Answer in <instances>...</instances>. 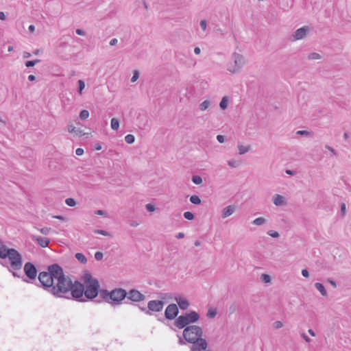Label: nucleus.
Listing matches in <instances>:
<instances>
[{"instance_id": "15", "label": "nucleus", "mask_w": 351, "mask_h": 351, "mask_svg": "<svg viewBox=\"0 0 351 351\" xmlns=\"http://www.w3.org/2000/svg\"><path fill=\"white\" fill-rule=\"evenodd\" d=\"M184 316L186 317L187 322L189 323V324L191 323H195L197 322L199 319V315L193 311H190L189 313L184 315Z\"/></svg>"}, {"instance_id": "16", "label": "nucleus", "mask_w": 351, "mask_h": 351, "mask_svg": "<svg viewBox=\"0 0 351 351\" xmlns=\"http://www.w3.org/2000/svg\"><path fill=\"white\" fill-rule=\"evenodd\" d=\"M175 300L182 310H186L189 306V302L186 298L179 296L176 297Z\"/></svg>"}, {"instance_id": "18", "label": "nucleus", "mask_w": 351, "mask_h": 351, "mask_svg": "<svg viewBox=\"0 0 351 351\" xmlns=\"http://www.w3.org/2000/svg\"><path fill=\"white\" fill-rule=\"evenodd\" d=\"M68 131L70 133L75 134V135L77 136H82L85 134V133L83 132V130H82L81 129L75 128V127L73 126V125H69L68 126Z\"/></svg>"}, {"instance_id": "55", "label": "nucleus", "mask_w": 351, "mask_h": 351, "mask_svg": "<svg viewBox=\"0 0 351 351\" xmlns=\"http://www.w3.org/2000/svg\"><path fill=\"white\" fill-rule=\"evenodd\" d=\"M139 223L136 221H132L130 222V226L132 227H136Z\"/></svg>"}, {"instance_id": "33", "label": "nucleus", "mask_w": 351, "mask_h": 351, "mask_svg": "<svg viewBox=\"0 0 351 351\" xmlns=\"http://www.w3.org/2000/svg\"><path fill=\"white\" fill-rule=\"evenodd\" d=\"M183 216L186 219L188 220H193L195 217L194 214L189 211L184 212Z\"/></svg>"}, {"instance_id": "49", "label": "nucleus", "mask_w": 351, "mask_h": 351, "mask_svg": "<svg viewBox=\"0 0 351 351\" xmlns=\"http://www.w3.org/2000/svg\"><path fill=\"white\" fill-rule=\"evenodd\" d=\"M146 209L149 211V212H153L155 210V207L152 205V204H147L146 206Z\"/></svg>"}, {"instance_id": "46", "label": "nucleus", "mask_w": 351, "mask_h": 351, "mask_svg": "<svg viewBox=\"0 0 351 351\" xmlns=\"http://www.w3.org/2000/svg\"><path fill=\"white\" fill-rule=\"evenodd\" d=\"M95 214L98 215H101L104 217H107V213L103 210H97L95 211Z\"/></svg>"}, {"instance_id": "5", "label": "nucleus", "mask_w": 351, "mask_h": 351, "mask_svg": "<svg viewBox=\"0 0 351 351\" xmlns=\"http://www.w3.org/2000/svg\"><path fill=\"white\" fill-rule=\"evenodd\" d=\"M127 296L128 292L122 288H116L112 291L107 289L100 291V298L112 306L121 304Z\"/></svg>"}, {"instance_id": "61", "label": "nucleus", "mask_w": 351, "mask_h": 351, "mask_svg": "<svg viewBox=\"0 0 351 351\" xmlns=\"http://www.w3.org/2000/svg\"><path fill=\"white\" fill-rule=\"evenodd\" d=\"M285 172H286V173H287V174L290 175V176H293V175H295V171H291V170H289V169H287V170H286V171H285Z\"/></svg>"}, {"instance_id": "50", "label": "nucleus", "mask_w": 351, "mask_h": 351, "mask_svg": "<svg viewBox=\"0 0 351 351\" xmlns=\"http://www.w3.org/2000/svg\"><path fill=\"white\" fill-rule=\"evenodd\" d=\"M327 281L334 287V288H336L337 286V284L335 280L331 279V278H328L327 280Z\"/></svg>"}, {"instance_id": "39", "label": "nucleus", "mask_w": 351, "mask_h": 351, "mask_svg": "<svg viewBox=\"0 0 351 351\" xmlns=\"http://www.w3.org/2000/svg\"><path fill=\"white\" fill-rule=\"evenodd\" d=\"M138 77H139V73L137 70H135L134 71L133 76L131 78V82H136Z\"/></svg>"}, {"instance_id": "20", "label": "nucleus", "mask_w": 351, "mask_h": 351, "mask_svg": "<svg viewBox=\"0 0 351 351\" xmlns=\"http://www.w3.org/2000/svg\"><path fill=\"white\" fill-rule=\"evenodd\" d=\"M237 147L239 149V154L240 155L245 154V153L248 152L251 149L250 145L245 146L240 144L238 145Z\"/></svg>"}, {"instance_id": "24", "label": "nucleus", "mask_w": 351, "mask_h": 351, "mask_svg": "<svg viewBox=\"0 0 351 351\" xmlns=\"http://www.w3.org/2000/svg\"><path fill=\"white\" fill-rule=\"evenodd\" d=\"M265 222H266V219L262 217H258V218H256L255 219H254L252 221V224H254L255 226H261V225L264 224Z\"/></svg>"}, {"instance_id": "59", "label": "nucleus", "mask_w": 351, "mask_h": 351, "mask_svg": "<svg viewBox=\"0 0 351 351\" xmlns=\"http://www.w3.org/2000/svg\"><path fill=\"white\" fill-rule=\"evenodd\" d=\"M346 209V204L344 203H342L341 205V213H345Z\"/></svg>"}, {"instance_id": "57", "label": "nucleus", "mask_w": 351, "mask_h": 351, "mask_svg": "<svg viewBox=\"0 0 351 351\" xmlns=\"http://www.w3.org/2000/svg\"><path fill=\"white\" fill-rule=\"evenodd\" d=\"M176 237L178 239H182L184 237V234L183 232H179L176 235Z\"/></svg>"}, {"instance_id": "1", "label": "nucleus", "mask_w": 351, "mask_h": 351, "mask_svg": "<svg viewBox=\"0 0 351 351\" xmlns=\"http://www.w3.org/2000/svg\"><path fill=\"white\" fill-rule=\"evenodd\" d=\"M42 287L56 298L73 299L78 302H85L82 298V282L73 281L65 276L62 268L58 264L47 267V271H42L38 275Z\"/></svg>"}, {"instance_id": "19", "label": "nucleus", "mask_w": 351, "mask_h": 351, "mask_svg": "<svg viewBox=\"0 0 351 351\" xmlns=\"http://www.w3.org/2000/svg\"><path fill=\"white\" fill-rule=\"evenodd\" d=\"M314 286L320 292V293L323 296L327 295V291H326L324 286L323 285V284H322L320 282H315Z\"/></svg>"}, {"instance_id": "63", "label": "nucleus", "mask_w": 351, "mask_h": 351, "mask_svg": "<svg viewBox=\"0 0 351 351\" xmlns=\"http://www.w3.org/2000/svg\"><path fill=\"white\" fill-rule=\"evenodd\" d=\"M28 80L31 82L34 81L36 80V77L34 75H29L28 76Z\"/></svg>"}, {"instance_id": "25", "label": "nucleus", "mask_w": 351, "mask_h": 351, "mask_svg": "<svg viewBox=\"0 0 351 351\" xmlns=\"http://www.w3.org/2000/svg\"><path fill=\"white\" fill-rule=\"evenodd\" d=\"M190 202L193 204H196V205H198V204H200L202 201L199 198V196L196 195H193L192 196H191L190 197Z\"/></svg>"}, {"instance_id": "40", "label": "nucleus", "mask_w": 351, "mask_h": 351, "mask_svg": "<svg viewBox=\"0 0 351 351\" xmlns=\"http://www.w3.org/2000/svg\"><path fill=\"white\" fill-rule=\"evenodd\" d=\"M267 234H269L270 237L273 238H278L280 236L278 232L274 230H269L267 232Z\"/></svg>"}, {"instance_id": "43", "label": "nucleus", "mask_w": 351, "mask_h": 351, "mask_svg": "<svg viewBox=\"0 0 351 351\" xmlns=\"http://www.w3.org/2000/svg\"><path fill=\"white\" fill-rule=\"evenodd\" d=\"M104 257V254L102 252H97L95 254V258L97 260V261H101L102 260Z\"/></svg>"}, {"instance_id": "2", "label": "nucleus", "mask_w": 351, "mask_h": 351, "mask_svg": "<svg viewBox=\"0 0 351 351\" xmlns=\"http://www.w3.org/2000/svg\"><path fill=\"white\" fill-rule=\"evenodd\" d=\"M183 337L178 335L180 345H184L186 343H191V351H202L208 348V343L202 338L203 330L201 327L196 325L186 326L183 330Z\"/></svg>"}, {"instance_id": "48", "label": "nucleus", "mask_w": 351, "mask_h": 351, "mask_svg": "<svg viewBox=\"0 0 351 351\" xmlns=\"http://www.w3.org/2000/svg\"><path fill=\"white\" fill-rule=\"evenodd\" d=\"M217 140L219 143H223L225 141V136L223 135H217Z\"/></svg>"}, {"instance_id": "60", "label": "nucleus", "mask_w": 351, "mask_h": 351, "mask_svg": "<svg viewBox=\"0 0 351 351\" xmlns=\"http://www.w3.org/2000/svg\"><path fill=\"white\" fill-rule=\"evenodd\" d=\"M200 52H201V49H200V48H199V47H195V48L194 49V53H195L196 55L199 54V53H200Z\"/></svg>"}, {"instance_id": "38", "label": "nucleus", "mask_w": 351, "mask_h": 351, "mask_svg": "<svg viewBox=\"0 0 351 351\" xmlns=\"http://www.w3.org/2000/svg\"><path fill=\"white\" fill-rule=\"evenodd\" d=\"M51 230V229L50 228L44 227V228H40L39 230H40V233H42L43 234L47 235L49 234Z\"/></svg>"}, {"instance_id": "53", "label": "nucleus", "mask_w": 351, "mask_h": 351, "mask_svg": "<svg viewBox=\"0 0 351 351\" xmlns=\"http://www.w3.org/2000/svg\"><path fill=\"white\" fill-rule=\"evenodd\" d=\"M302 337L305 340L306 342L309 343L311 339L304 333L302 334Z\"/></svg>"}, {"instance_id": "14", "label": "nucleus", "mask_w": 351, "mask_h": 351, "mask_svg": "<svg viewBox=\"0 0 351 351\" xmlns=\"http://www.w3.org/2000/svg\"><path fill=\"white\" fill-rule=\"evenodd\" d=\"M272 201L276 206H283L287 204L286 198L279 194H275L272 197Z\"/></svg>"}, {"instance_id": "62", "label": "nucleus", "mask_w": 351, "mask_h": 351, "mask_svg": "<svg viewBox=\"0 0 351 351\" xmlns=\"http://www.w3.org/2000/svg\"><path fill=\"white\" fill-rule=\"evenodd\" d=\"M24 58H28L31 56V54L29 52H24L23 55Z\"/></svg>"}, {"instance_id": "36", "label": "nucleus", "mask_w": 351, "mask_h": 351, "mask_svg": "<svg viewBox=\"0 0 351 351\" xmlns=\"http://www.w3.org/2000/svg\"><path fill=\"white\" fill-rule=\"evenodd\" d=\"M261 279L265 283L269 282L271 281L270 276L265 274L261 275Z\"/></svg>"}, {"instance_id": "4", "label": "nucleus", "mask_w": 351, "mask_h": 351, "mask_svg": "<svg viewBox=\"0 0 351 351\" xmlns=\"http://www.w3.org/2000/svg\"><path fill=\"white\" fill-rule=\"evenodd\" d=\"M83 284L82 283V287L83 289L82 292V298L86 301V299L93 300L95 299L98 294L100 295L99 289L100 285L99 281L93 278L91 274L88 273H86L82 276Z\"/></svg>"}, {"instance_id": "29", "label": "nucleus", "mask_w": 351, "mask_h": 351, "mask_svg": "<svg viewBox=\"0 0 351 351\" xmlns=\"http://www.w3.org/2000/svg\"><path fill=\"white\" fill-rule=\"evenodd\" d=\"M217 315V310L215 308H209L207 312V317L209 318H214Z\"/></svg>"}, {"instance_id": "44", "label": "nucleus", "mask_w": 351, "mask_h": 351, "mask_svg": "<svg viewBox=\"0 0 351 351\" xmlns=\"http://www.w3.org/2000/svg\"><path fill=\"white\" fill-rule=\"evenodd\" d=\"M200 27L203 31H205L207 27V22L206 20H202L199 23Z\"/></svg>"}, {"instance_id": "8", "label": "nucleus", "mask_w": 351, "mask_h": 351, "mask_svg": "<svg viewBox=\"0 0 351 351\" xmlns=\"http://www.w3.org/2000/svg\"><path fill=\"white\" fill-rule=\"evenodd\" d=\"M126 298L132 302H141L145 299V295L141 293L139 291L133 289L128 292V296Z\"/></svg>"}, {"instance_id": "28", "label": "nucleus", "mask_w": 351, "mask_h": 351, "mask_svg": "<svg viewBox=\"0 0 351 351\" xmlns=\"http://www.w3.org/2000/svg\"><path fill=\"white\" fill-rule=\"evenodd\" d=\"M125 141L128 144H132L135 141V137L132 134H128L125 136Z\"/></svg>"}, {"instance_id": "23", "label": "nucleus", "mask_w": 351, "mask_h": 351, "mask_svg": "<svg viewBox=\"0 0 351 351\" xmlns=\"http://www.w3.org/2000/svg\"><path fill=\"white\" fill-rule=\"evenodd\" d=\"M75 258L77 260L81 263L85 264L87 262V259L86 256L82 253H77L75 254Z\"/></svg>"}, {"instance_id": "51", "label": "nucleus", "mask_w": 351, "mask_h": 351, "mask_svg": "<svg viewBox=\"0 0 351 351\" xmlns=\"http://www.w3.org/2000/svg\"><path fill=\"white\" fill-rule=\"evenodd\" d=\"M302 275L304 277L308 278L309 276V272L306 269H304L302 270Z\"/></svg>"}, {"instance_id": "56", "label": "nucleus", "mask_w": 351, "mask_h": 351, "mask_svg": "<svg viewBox=\"0 0 351 351\" xmlns=\"http://www.w3.org/2000/svg\"><path fill=\"white\" fill-rule=\"evenodd\" d=\"M76 34L77 35H80V36H83L84 35V30L81 29H77L76 31H75Z\"/></svg>"}, {"instance_id": "64", "label": "nucleus", "mask_w": 351, "mask_h": 351, "mask_svg": "<svg viewBox=\"0 0 351 351\" xmlns=\"http://www.w3.org/2000/svg\"><path fill=\"white\" fill-rule=\"evenodd\" d=\"M28 29H29V31L30 32H33L34 31V29H35V26H34V25H30L29 26Z\"/></svg>"}, {"instance_id": "47", "label": "nucleus", "mask_w": 351, "mask_h": 351, "mask_svg": "<svg viewBox=\"0 0 351 351\" xmlns=\"http://www.w3.org/2000/svg\"><path fill=\"white\" fill-rule=\"evenodd\" d=\"M309 134H310V132L306 130H298L296 132V134L300 135V136L308 135Z\"/></svg>"}, {"instance_id": "32", "label": "nucleus", "mask_w": 351, "mask_h": 351, "mask_svg": "<svg viewBox=\"0 0 351 351\" xmlns=\"http://www.w3.org/2000/svg\"><path fill=\"white\" fill-rule=\"evenodd\" d=\"M192 182L195 184H200L202 182V178L199 176H193Z\"/></svg>"}, {"instance_id": "3", "label": "nucleus", "mask_w": 351, "mask_h": 351, "mask_svg": "<svg viewBox=\"0 0 351 351\" xmlns=\"http://www.w3.org/2000/svg\"><path fill=\"white\" fill-rule=\"evenodd\" d=\"M0 258L9 259L10 266L3 262H0V264L7 267L9 271H11V269L20 270L22 267L23 258L21 254L16 250L9 248L1 241H0Z\"/></svg>"}, {"instance_id": "58", "label": "nucleus", "mask_w": 351, "mask_h": 351, "mask_svg": "<svg viewBox=\"0 0 351 351\" xmlns=\"http://www.w3.org/2000/svg\"><path fill=\"white\" fill-rule=\"evenodd\" d=\"M53 218L58 219L60 220H63V221L65 220V218L62 215H54V216H53Z\"/></svg>"}, {"instance_id": "9", "label": "nucleus", "mask_w": 351, "mask_h": 351, "mask_svg": "<svg viewBox=\"0 0 351 351\" xmlns=\"http://www.w3.org/2000/svg\"><path fill=\"white\" fill-rule=\"evenodd\" d=\"M24 271L25 275L31 280L36 278L37 275V270L34 265L32 263L27 262L24 265Z\"/></svg>"}, {"instance_id": "37", "label": "nucleus", "mask_w": 351, "mask_h": 351, "mask_svg": "<svg viewBox=\"0 0 351 351\" xmlns=\"http://www.w3.org/2000/svg\"><path fill=\"white\" fill-rule=\"evenodd\" d=\"M77 83H78V86H79V93H80V94H82V90L85 87V83L82 80H79Z\"/></svg>"}, {"instance_id": "6", "label": "nucleus", "mask_w": 351, "mask_h": 351, "mask_svg": "<svg viewBox=\"0 0 351 351\" xmlns=\"http://www.w3.org/2000/svg\"><path fill=\"white\" fill-rule=\"evenodd\" d=\"M245 63L243 56L234 52L231 55L230 60L227 64V71L232 74L238 73L241 71Z\"/></svg>"}, {"instance_id": "30", "label": "nucleus", "mask_w": 351, "mask_h": 351, "mask_svg": "<svg viewBox=\"0 0 351 351\" xmlns=\"http://www.w3.org/2000/svg\"><path fill=\"white\" fill-rule=\"evenodd\" d=\"M40 62V60H39V59H36V60H29L25 62V66L27 67H32Z\"/></svg>"}, {"instance_id": "21", "label": "nucleus", "mask_w": 351, "mask_h": 351, "mask_svg": "<svg viewBox=\"0 0 351 351\" xmlns=\"http://www.w3.org/2000/svg\"><path fill=\"white\" fill-rule=\"evenodd\" d=\"M110 126L113 130H117L119 128V120L116 118H112L110 121Z\"/></svg>"}, {"instance_id": "12", "label": "nucleus", "mask_w": 351, "mask_h": 351, "mask_svg": "<svg viewBox=\"0 0 351 351\" xmlns=\"http://www.w3.org/2000/svg\"><path fill=\"white\" fill-rule=\"evenodd\" d=\"M31 239L42 247H47L50 243V239L40 236L31 235Z\"/></svg>"}, {"instance_id": "13", "label": "nucleus", "mask_w": 351, "mask_h": 351, "mask_svg": "<svg viewBox=\"0 0 351 351\" xmlns=\"http://www.w3.org/2000/svg\"><path fill=\"white\" fill-rule=\"evenodd\" d=\"M174 326L179 329L185 328L186 326H189V323L187 322V319L184 315L178 316L174 323Z\"/></svg>"}, {"instance_id": "31", "label": "nucleus", "mask_w": 351, "mask_h": 351, "mask_svg": "<svg viewBox=\"0 0 351 351\" xmlns=\"http://www.w3.org/2000/svg\"><path fill=\"white\" fill-rule=\"evenodd\" d=\"M89 117V112L86 110H83L80 113V118L82 120H85Z\"/></svg>"}, {"instance_id": "17", "label": "nucleus", "mask_w": 351, "mask_h": 351, "mask_svg": "<svg viewBox=\"0 0 351 351\" xmlns=\"http://www.w3.org/2000/svg\"><path fill=\"white\" fill-rule=\"evenodd\" d=\"M234 210H235L234 206L230 205V206H226L222 210V215H221L222 218L224 219V218H226V217L230 216L231 215L233 214Z\"/></svg>"}, {"instance_id": "26", "label": "nucleus", "mask_w": 351, "mask_h": 351, "mask_svg": "<svg viewBox=\"0 0 351 351\" xmlns=\"http://www.w3.org/2000/svg\"><path fill=\"white\" fill-rule=\"evenodd\" d=\"M321 58V55L316 52H313L308 55V60H319Z\"/></svg>"}, {"instance_id": "34", "label": "nucleus", "mask_w": 351, "mask_h": 351, "mask_svg": "<svg viewBox=\"0 0 351 351\" xmlns=\"http://www.w3.org/2000/svg\"><path fill=\"white\" fill-rule=\"evenodd\" d=\"M240 162L235 160H231L228 161V165L232 168H236L239 165Z\"/></svg>"}, {"instance_id": "11", "label": "nucleus", "mask_w": 351, "mask_h": 351, "mask_svg": "<svg viewBox=\"0 0 351 351\" xmlns=\"http://www.w3.org/2000/svg\"><path fill=\"white\" fill-rule=\"evenodd\" d=\"M309 31V27L307 26L302 27L298 29L293 34V40H298L304 38Z\"/></svg>"}, {"instance_id": "42", "label": "nucleus", "mask_w": 351, "mask_h": 351, "mask_svg": "<svg viewBox=\"0 0 351 351\" xmlns=\"http://www.w3.org/2000/svg\"><path fill=\"white\" fill-rule=\"evenodd\" d=\"M95 232L97 233V234H101V235H104V236H110V234L106 231V230H95Z\"/></svg>"}, {"instance_id": "45", "label": "nucleus", "mask_w": 351, "mask_h": 351, "mask_svg": "<svg viewBox=\"0 0 351 351\" xmlns=\"http://www.w3.org/2000/svg\"><path fill=\"white\" fill-rule=\"evenodd\" d=\"M325 147L330 151V152L333 155V156H337V152L330 146L326 145L325 146Z\"/></svg>"}, {"instance_id": "10", "label": "nucleus", "mask_w": 351, "mask_h": 351, "mask_svg": "<svg viewBox=\"0 0 351 351\" xmlns=\"http://www.w3.org/2000/svg\"><path fill=\"white\" fill-rule=\"evenodd\" d=\"M164 302L161 300H150L147 304L149 311L160 312L162 310Z\"/></svg>"}, {"instance_id": "22", "label": "nucleus", "mask_w": 351, "mask_h": 351, "mask_svg": "<svg viewBox=\"0 0 351 351\" xmlns=\"http://www.w3.org/2000/svg\"><path fill=\"white\" fill-rule=\"evenodd\" d=\"M210 105V101L208 100H205L199 104V109L201 111H204L208 109V108L209 107Z\"/></svg>"}, {"instance_id": "27", "label": "nucleus", "mask_w": 351, "mask_h": 351, "mask_svg": "<svg viewBox=\"0 0 351 351\" xmlns=\"http://www.w3.org/2000/svg\"><path fill=\"white\" fill-rule=\"evenodd\" d=\"M219 106L221 109L225 110L228 106V98L226 97H223L220 101Z\"/></svg>"}, {"instance_id": "52", "label": "nucleus", "mask_w": 351, "mask_h": 351, "mask_svg": "<svg viewBox=\"0 0 351 351\" xmlns=\"http://www.w3.org/2000/svg\"><path fill=\"white\" fill-rule=\"evenodd\" d=\"M75 154L77 156H82L84 154V149L82 148H77L75 150Z\"/></svg>"}, {"instance_id": "35", "label": "nucleus", "mask_w": 351, "mask_h": 351, "mask_svg": "<svg viewBox=\"0 0 351 351\" xmlns=\"http://www.w3.org/2000/svg\"><path fill=\"white\" fill-rule=\"evenodd\" d=\"M65 203L69 206H74L76 204V202L73 198H67L65 199Z\"/></svg>"}, {"instance_id": "54", "label": "nucleus", "mask_w": 351, "mask_h": 351, "mask_svg": "<svg viewBox=\"0 0 351 351\" xmlns=\"http://www.w3.org/2000/svg\"><path fill=\"white\" fill-rule=\"evenodd\" d=\"M117 42H118V40L117 38H112L110 41V45L114 46V45H117Z\"/></svg>"}, {"instance_id": "41", "label": "nucleus", "mask_w": 351, "mask_h": 351, "mask_svg": "<svg viewBox=\"0 0 351 351\" xmlns=\"http://www.w3.org/2000/svg\"><path fill=\"white\" fill-rule=\"evenodd\" d=\"M283 326V324L282 322L280 321H276L274 324H273V327L275 328V329H279L280 328H282Z\"/></svg>"}, {"instance_id": "7", "label": "nucleus", "mask_w": 351, "mask_h": 351, "mask_svg": "<svg viewBox=\"0 0 351 351\" xmlns=\"http://www.w3.org/2000/svg\"><path fill=\"white\" fill-rule=\"evenodd\" d=\"M178 307L176 304H169L165 311V317L169 320L174 319L178 315Z\"/></svg>"}]
</instances>
